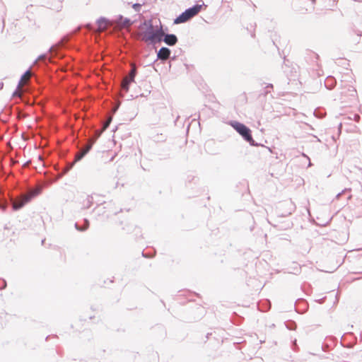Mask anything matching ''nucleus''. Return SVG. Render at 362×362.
<instances>
[{
    "mask_svg": "<svg viewBox=\"0 0 362 362\" xmlns=\"http://www.w3.org/2000/svg\"><path fill=\"white\" fill-rule=\"evenodd\" d=\"M143 25L146 26V29L139 33V37L142 41L151 44H156L162 41L164 35L162 26L155 28L151 21H145Z\"/></svg>",
    "mask_w": 362,
    "mask_h": 362,
    "instance_id": "obj_1",
    "label": "nucleus"
},
{
    "mask_svg": "<svg viewBox=\"0 0 362 362\" xmlns=\"http://www.w3.org/2000/svg\"><path fill=\"white\" fill-rule=\"evenodd\" d=\"M41 192V187H38L32 190L30 193L22 194L20 197L16 199H13L12 206L13 210H18L22 208L26 203L30 201V199L35 197L38 195Z\"/></svg>",
    "mask_w": 362,
    "mask_h": 362,
    "instance_id": "obj_2",
    "label": "nucleus"
},
{
    "mask_svg": "<svg viewBox=\"0 0 362 362\" xmlns=\"http://www.w3.org/2000/svg\"><path fill=\"white\" fill-rule=\"evenodd\" d=\"M204 5V4L202 5L196 4L192 7L186 9L183 13H182L178 17H177L175 19L174 23L179 24L188 21L189 19H191L200 12L202 7Z\"/></svg>",
    "mask_w": 362,
    "mask_h": 362,
    "instance_id": "obj_3",
    "label": "nucleus"
},
{
    "mask_svg": "<svg viewBox=\"0 0 362 362\" xmlns=\"http://www.w3.org/2000/svg\"><path fill=\"white\" fill-rule=\"evenodd\" d=\"M231 125L250 145L256 146L255 141L252 139L251 131L247 127L238 122H233Z\"/></svg>",
    "mask_w": 362,
    "mask_h": 362,
    "instance_id": "obj_4",
    "label": "nucleus"
},
{
    "mask_svg": "<svg viewBox=\"0 0 362 362\" xmlns=\"http://www.w3.org/2000/svg\"><path fill=\"white\" fill-rule=\"evenodd\" d=\"M136 75V67L132 65L131 70L127 76H126L122 81V88L125 92H128L129 89V84L134 81V78Z\"/></svg>",
    "mask_w": 362,
    "mask_h": 362,
    "instance_id": "obj_5",
    "label": "nucleus"
},
{
    "mask_svg": "<svg viewBox=\"0 0 362 362\" xmlns=\"http://www.w3.org/2000/svg\"><path fill=\"white\" fill-rule=\"evenodd\" d=\"M136 75V67L132 65L131 70L127 76H126L122 81V88L125 92H128L129 89V84L134 81V78Z\"/></svg>",
    "mask_w": 362,
    "mask_h": 362,
    "instance_id": "obj_6",
    "label": "nucleus"
},
{
    "mask_svg": "<svg viewBox=\"0 0 362 362\" xmlns=\"http://www.w3.org/2000/svg\"><path fill=\"white\" fill-rule=\"evenodd\" d=\"M101 132H97L94 139L89 141L83 148H81L76 155L75 162L82 159V158L90 150L95 141L100 136Z\"/></svg>",
    "mask_w": 362,
    "mask_h": 362,
    "instance_id": "obj_7",
    "label": "nucleus"
},
{
    "mask_svg": "<svg viewBox=\"0 0 362 362\" xmlns=\"http://www.w3.org/2000/svg\"><path fill=\"white\" fill-rule=\"evenodd\" d=\"M114 23L119 28H129L132 25V22L127 18H124L122 16L119 15L114 19Z\"/></svg>",
    "mask_w": 362,
    "mask_h": 362,
    "instance_id": "obj_8",
    "label": "nucleus"
},
{
    "mask_svg": "<svg viewBox=\"0 0 362 362\" xmlns=\"http://www.w3.org/2000/svg\"><path fill=\"white\" fill-rule=\"evenodd\" d=\"M162 40L169 46L175 45L177 42V37L174 34H165L162 38Z\"/></svg>",
    "mask_w": 362,
    "mask_h": 362,
    "instance_id": "obj_9",
    "label": "nucleus"
},
{
    "mask_svg": "<svg viewBox=\"0 0 362 362\" xmlns=\"http://www.w3.org/2000/svg\"><path fill=\"white\" fill-rule=\"evenodd\" d=\"M170 53L171 52L170 49L165 47H163L158 52L157 57L162 61H165L170 57Z\"/></svg>",
    "mask_w": 362,
    "mask_h": 362,
    "instance_id": "obj_10",
    "label": "nucleus"
},
{
    "mask_svg": "<svg viewBox=\"0 0 362 362\" xmlns=\"http://www.w3.org/2000/svg\"><path fill=\"white\" fill-rule=\"evenodd\" d=\"M110 24L108 19L101 17L97 21L98 29L100 31L105 30Z\"/></svg>",
    "mask_w": 362,
    "mask_h": 362,
    "instance_id": "obj_11",
    "label": "nucleus"
},
{
    "mask_svg": "<svg viewBox=\"0 0 362 362\" xmlns=\"http://www.w3.org/2000/svg\"><path fill=\"white\" fill-rule=\"evenodd\" d=\"M333 81H334V78H332V76L327 77L325 81V86H327L328 88L331 89L332 88Z\"/></svg>",
    "mask_w": 362,
    "mask_h": 362,
    "instance_id": "obj_12",
    "label": "nucleus"
},
{
    "mask_svg": "<svg viewBox=\"0 0 362 362\" xmlns=\"http://www.w3.org/2000/svg\"><path fill=\"white\" fill-rule=\"evenodd\" d=\"M30 75H31L30 71V70L26 71L24 73V74L21 76V81L19 82V84L23 83V81L25 80V78L29 77Z\"/></svg>",
    "mask_w": 362,
    "mask_h": 362,
    "instance_id": "obj_13",
    "label": "nucleus"
},
{
    "mask_svg": "<svg viewBox=\"0 0 362 362\" xmlns=\"http://www.w3.org/2000/svg\"><path fill=\"white\" fill-rule=\"evenodd\" d=\"M88 226H89V222H88V220H85V226H84L83 228H80V227L77 225V223H76V224H75V227H76V228L78 230H81V231H83V230H86V229L88 228Z\"/></svg>",
    "mask_w": 362,
    "mask_h": 362,
    "instance_id": "obj_14",
    "label": "nucleus"
},
{
    "mask_svg": "<svg viewBox=\"0 0 362 362\" xmlns=\"http://www.w3.org/2000/svg\"><path fill=\"white\" fill-rule=\"evenodd\" d=\"M47 58V54H41L38 57V58L34 62V64H37L38 61H45Z\"/></svg>",
    "mask_w": 362,
    "mask_h": 362,
    "instance_id": "obj_15",
    "label": "nucleus"
},
{
    "mask_svg": "<svg viewBox=\"0 0 362 362\" xmlns=\"http://www.w3.org/2000/svg\"><path fill=\"white\" fill-rule=\"evenodd\" d=\"M132 8L135 10V11L139 12L140 9L141 8V4H134L132 5Z\"/></svg>",
    "mask_w": 362,
    "mask_h": 362,
    "instance_id": "obj_16",
    "label": "nucleus"
},
{
    "mask_svg": "<svg viewBox=\"0 0 362 362\" xmlns=\"http://www.w3.org/2000/svg\"><path fill=\"white\" fill-rule=\"evenodd\" d=\"M348 191L350 192L351 189L350 188H345L344 190H342L341 192H339V193H338L337 194L336 198L337 199H339L342 194H344V193H345L346 192H348Z\"/></svg>",
    "mask_w": 362,
    "mask_h": 362,
    "instance_id": "obj_17",
    "label": "nucleus"
},
{
    "mask_svg": "<svg viewBox=\"0 0 362 362\" xmlns=\"http://www.w3.org/2000/svg\"><path fill=\"white\" fill-rule=\"evenodd\" d=\"M6 286V283L4 280L0 281V289L4 288Z\"/></svg>",
    "mask_w": 362,
    "mask_h": 362,
    "instance_id": "obj_18",
    "label": "nucleus"
},
{
    "mask_svg": "<svg viewBox=\"0 0 362 362\" xmlns=\"http://www.w3.org/2000/svg\"><path fill=\"white\" fill-rule=\"evenodd\" d=\"M74 163H71L64 170V173H67L70 169L72 168Z\"/></svg>",
    "mask_w": 362,
    "mask_h": 362,
    "instance_id": "obj_19",
    "label": "nucleus"
},
{
    "mask_svg": "<svg viewBox=\"0 0 362 362\" xmlns=\"http://www.w3.org/2000/svg\"><path fill=\"white\" fill-rule=\"evenodd\" d=\"M286 205H290L291 206H293L292 203L291 202H286L285 203Z\"/></svg>",
    "mask_w": 362,
    "mask_h": 362,
    "instance_id": "obj_20",
    "label": "nucleus"
},
{
    "mask_svg": "<svg viewBox=\"0 0 362 362\" xmlns=\"http://www.w3.org/2000/svg\"><path fill=\"white\" fill-rule=\"evenodd\" d=\"M359 118V115H356V119H358Z\"/></svg>",
    "mask_w": 362,
    "mask_h": 362,
    "instance_id": "obj_21",
    "label": "nucleus"
},
{
    "mask_svg": "<svg viewBox=\"0 0 362 362\" xmlns=\"http://www.w3.org/2000/svg\"><path fill=\"white\" fill-rule=\"evenodd\" d=\"M359 118V115H356V119H358Z\"/></svg>",
    "mask_w": 362,
    "mask_h": 362,
    "instance_id": "obj_22",
    "label": "nucleus"
},
{
    "mask_svg": "<svg viewBox=\"0 0 362 362\" xmlns=\"http://www.w3.org/2000/svg\"><path fill=\"white\" fill-rule=\"evenodd\" d=\"M351 198V195H349L348 199H350Z\"/></svg>",
    "mask_w": 362,
    "mask_h": 362,
    "instance_id": "obj_23",
    "label": "nucleus"
},
{
    "mask_svg": "<svg viewBox=\"0 0 362 362\" xmlns=\"http://www.w3.org/2000/svg\"><path fill=\"white\" fill-rule=\"evenodd\" d=\"M313 4H315V0H312Z\"/></svg>",
    "mask_w": 362,
    "mask_h": 362,
    "instance_id": "obj_24",
    "label": "nucleus"
},
{
    "mask_svg": "<svg viewBox=\"0 0 362 362\" xmlns=\"http://www.w3.org/2000/svg\"><path fill=\"white\" fill-rule=\"evenodd\" d=\"M108 126V124H107L105 126V129L107 128Z\"/></svg>",
    "mask_w": 362,
    "mask_h": 362,
    "instance_id": "obj_25",
    "label": "nucleus"
}]
</instances>
